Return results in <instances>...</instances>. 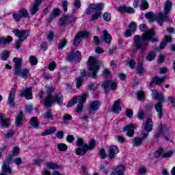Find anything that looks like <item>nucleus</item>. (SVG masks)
<instances>
[{
	"instance_id": "1",
	"label": "nucleus",
	"mask_w": 175,
	"mask_h": 175,
	"mask_svg": "<svg viewBox=\"0 0 175 175\" xmlns=\"http://www.w3.org/2000/svg\"><path fill=\"white\" fill-rule=\"evenodd\" d=\"M139 30L141 32H144L142 36L136 35L134 36V42L133 44V53H137L139 51L141 54H143L144 51H146L148 44L147 40H150L151 43H157L158 38H154L157 33L154 29H150L147 31V26L146 24H142L139 25Z\"/></svg>"
},
{
	"instance_id": "2",
	"label": "nucleus",
	"mask_w": 175,
	"mask_h": 175,
	"mask_svg": "<svg viewBox=\"0 0 175 175\" xmlns=\"http://www.w3.org/2000/svg\"><path fill=\"white\" fill-rule=\"evenodd\" d=\"M76 144L78 148L76 149L77 155H85L87 154V151L88 150L90 151H92V150L95 149L96 146V141L95 139H92L89 142L88 144H84V139L81 138H78L76 142Z\"/></svg>"
},
{
	"instance_id": "3",
	"label": "nucleus",
	"mask_w": 175,
	"mask_h": 175,
	"mask_svg": "<svg viewBox=\"0 0 175 175\" xmlns=\"http://www.w3.org/2000/svg\"><path fill=\"white\" fill-rule=\"evenodd\" d=\"M53 91H54V88H53V87L46 88V92L48 94V96L45 98V100L44 103V105L45 107H46V109H49V107H51L53 102H57L59 106H62V100H64V96H62V94L58 93L55 97L51 95V92H53Z\"/></svg>"
},
{
	"instance_id": "4",
	"label": "nucleus",
	"mask_w": 175,
	"mask_h": 175,
	"mask_svg": "<svg viewBox=\"0 0 175 175\" xmlns=\"http://www.w3.org/2000/svg\"><path fill=\"white\" fill-rule=\"evenodd\" d=\"M105 8V4L100 3H91L89 5L88 8L85 10L86 14L91 16L92 21H95L98 20L100 15L102 14V10Z\"/></svg>"
},
{
	"instance_id": "5",
	"label": "nucleus",
	"mask_w": 175,
	"mask_h": 175,
	"mask_svg": "<svg viewBox=\"0 0 175 175\" xmlns=\"http://www.w3.org/2000/svg\"><path fill=\"white\" fill-rule=\"evenodd\" d=\"M152 97L153 99H157L159 100V103H157L154 109L157 112V118L159 120H162L163 118V114H165V110H163V107L162 103L165 102V98L162 93H158L157 90H152Z\"/></svg>"
},
{
	"instance_id": "6",
	"label": "nucleus",
	"mask_w": 175,
	"mask_h": 175,
	"mask_svg": "<svg viewBox=\"0 0 175 175\" xmlns=\"http://www.w3.org/2000/svg\"><path fill=\"white\" fill-rule=\"evenodd\" d=\"M13 61L14 62V73L15 76H21L25 80H27L28 77H31V74L28 68H21L23 59L18 57H14Z\"/></svg>"
},
{
	"instance_id": "7",
	"label": "nucleus",
	"mask_w": 175,
	"mask_h": 175,
	"mask_svg": "<svg viewBox=\"0 0 175 175\" xmlns=\"http://www.w3.org/2000/svg\"><path fill=\"white\" fill-rule=\"evenodd\" d=\"M172 1L167 0L163 8L164 13L160 12L157 14L156 20L159 25L162 26L165 21H169V16H167V14H169L170 10H172Z\"/></svg>"
},
{
	"instance_id": "8",
	"label": "nucleus",
	"mask_w": 175,
	"mask_h": 175,
	"mask_svg": "<svg viewBox=\"0 0 175 175\" xmlns=\"http://www.w3.org/2000/svg\"><path fill=\"white\" fill-rule=\"evenodd\" d=\"M87 98H88V95L86 94H83L81 96H75L70 101L69 104L67 105V107H72V106H74V105H76V103L78 102L76 112L81 113V111H83V105H84V102L87 100Z\"/></svg>"
},
{
	"instance_id": "9",
	"label": "nucleus",
	"mask_w": 175,
	"mask_h": 175,
	"mask_svg": "<svg viewBox=\"0 0 175 175\" xmlns=\"http://www.w3.org/2000/svg\"><path fill=\"white\" fill-rule=\"evenodd\" d=\"M88 68L92 73L90 75L92 77V79H97L98 76L96 73L99 71V60L98 59L90 56L88 61Z\"/></svg>"
},
{
	"instance_id": "10",
	"label": "nucleus",
	"mask_w": 175,
	"mask_h": 175,
	"mask_svg": "<svg viewBox=\"0 0 175 175\" xmlns=\"http://www.w3.org/2000/svg\"><path fill=\"white\" fill-rule=\"evenodd\" d=\"M117 83L113 81H105L101 85V88H103L105 92L115 91V90H117Z\"/></svg>"
},
{
	"instance_id": "11",
	"label": "nucleus",
	"mask_w": 175,
	"mask_h": 175,
	"mask_svg": "<svg viewBox=\"0 0 175 175\" xmlns=\"http://www.w3.org/2000/svg\"><path fill=\"white\" fill-rule=\"evenodd\" d=\"M90 36V33L86 31H79L74 38L73 46L77 47L81 43L83 38H88Z\"/></svg>"
},
{
	"instance_id": "12",
	"label": "nucleus",
	"mask_w": 175,
	"mask_h": 175,
	"mask_svg": "<svg viewBox=\"0 0 175 175\" xmlns=\"http://www.w3.org/2000/svg\"><path fill=\"white\" fill-rule=\"evenodd\" d=\"M12 33L15 34V36L18 38L20 42H24V40H25L29 36V30L21 31L19 29H14L12 31Z\"/></svg>"
},
{
	"instance_id": "13",
	"label": "nucleus",
	"mask_w": 175,
	"mask_h": 175,
	"mask_svg": "<svg viewBox=\"0 0 175 175\" xmlns=\"http://www.w3.org/2000/svg\"><path fill=\"white\" fill-rule=\"evenodd\" d=\"M44 0H35L34 2L31 4L29 8V13L31 16H35L39 12V6L42 5V2Z\"/></svg>"
},
{
	"instance_id": "14",
	"label": "nucleus",
	"mask_w": 175,
	"mask_h": 175,
	"mask_svg": "<svg viewBox=\"0 0 175 175\" xmlns=\"http://www.w3.org/2000/svg\"><path fill=\"white\" fill-rule=\"evenodd\" d=\"M163 135L164 137L165 136H167L169 135H170V131H169V128H167L166 126V125H163L161 126V128L159 130H157L155 133H154V138L156 139H159V137H161V135Z\"/></svg>"
},
{
	"instance_id": "15",
	"label": "nucleus",
	"mask_w": 175,
	"mask_h": 175,
	"mask_svg": "<svg viewBox=\"0 0 175 175\" xmlns=\"http://www.w3.org/2000/svg\"><path fill=\"white\" fill-rule=\"evenodd\" d=\"M66 59L68 62H73V61L80 62L81 61V52L77 51L75 54L71 52L68 55Z\"/></svg>"
},
{
	"instance_id": "16",
	"label": "nucleus",
	"mask_w": 175,
	"mask_h": 175,
	"mask_svg": "<svg viewBox=\"0 0 175 175\" xmlns=\"http://www.w3.org/2000/svg\"><path fill=\"white\" fill-rule=\"evenodd\" d=\"M120 152V149L118 148V146L111 145L109 146V148L108 150V157L110 158V159H114L116 158V155Z\"/></svg>"
},
{
	"instance_id": "17",
	"label": "nucleus",
	"mask_w": 175,
	"mask_h": 175,
	"mask_svg": "<svg viewBox=\"0 0 175 175\" xmlns=\"http://www.w3.org/2000/svg\"><path fill=\"white\" fill-rule=\"evenodd\" d=\"M165 80H166V77H159L158 76H155L154 77L152 78L149 85L150 87H154V85L162 84Z\"/></svg>"
},
{
	"instance_id": "18",
	"label": "nucleus",
	"mask_w": 175,
	"mask_h": 175,
	"mask_svg": "<svg viewBox=\"0 0 175 175\" xmlns=\"http://www.w3.org/2000/svg\"><path fill=\"white\" fill-rule=\"evenodd\" d=\"M75 19L70 16H64L59 20V25L65 27L66 24H70Z\"/></svg>"
},
{
	"instance_id": "19",
	"label": "nucleus",
	"mask_w": 175,
	"mask_h": 175,
	"mask_svg": "<svg viewBox=\"0 0 175 175\" xmlns=\"http://www.w3.org/2000/svg\"><path fill=\"white\" fill-rule=\"evenodd\" d=\"M21 96H24L27 100L33 99V96L32 94V88H26L25 90L21 91Z\"/></svg>"
},
{
	"instance_id": "20",
	"label": "nucleus",
	"mask_w": 175,
	"mask_h": 175,
	"mask_svg": "<svg viewBox=\"0 0 175 175\" xmlns=\"http://www.w3.org/2000/svg\"><path fill=\"white\" fill-rule=\"evenodd\" d=\"M135 125L131 124L124 127L123 132L126 131V136H129V137H133V135H135Z\"/></svg>"
},
{
	"instance_id": "21",
	"label": "nucleus",
	"mask_w": 175,
	"mask_h": 175,
	"mask_svg": "<svg viewBox=\"0 0 175 175\" xmlns=\"http://www.w3.org/2000/svg\"><path fill=\"white\" fill-rule=\"evenodd\" d=\"M118 10L120 13H127V14H133V13H135V9L133 8L126 5H122L119 7Z\"/></svg>"
},
{
	"instance_id": "22",
	"label": "nucleus",
	"mask_w": 175,
	"mask_h": 175,
	"mask_svg": "<svg viewBox=\"0 0 175 175\" xmlns=\"http://www.w3.org/2000/svg\"><path fill=\"white\" fill-rule=\"evenodd\" d=\"M9 174H13L12 172V168L9 167V165H8V163L3 162L1 166V175H9Z\"/></svg>"
},
{
	"instance_id": "23",
	"label": "nucleus",
	"mask_w": 175,
	"mask_h": 175,
	"mask_svg": "<svg viewBox=\"0 0 175 175\" xmlns=\"http://www.w3.org/2000/svg\"><path fill=\"white\" fill-rule=\"evenodd\" d=\"M10 119H5L3 114L0 113V124L1 128H9V125H10Z\"/></svg>"
},
{
	"instance_id": "24",
	"label": "nucleus",
	"mask_w": 175,
	"mask_h": 175,
	"mask_svg": "<svg viewBox=\"0 0 175 175\" xmlns=\"http://www.w3.org/2000/svg\"><path fill=\"white\" fill-rule=\"evenodd\" d=\"M16 91L17 90L16 88H13L9 94L8 105L11 106V107H13V106H14V96H16Z\"/></svg>"
},
{
	"instance_id": "25",
	"label": "nucleus",
	"mask_w": 175,
	"mask_h": 175,
	"mask_svg": "<svg viewBox=\"0 0 175 175\" xmlns=\"http://www.w3.org/2000/svg\"><path fill=\"white\" fill-rule=\"evenodd\" d=\"M101 38L103 39V42L107 43V44H110V43H111L112 37L111 35L109 33L107 30H103Z\"/></svg>"
},
{
	"instance_id": "26",
	"label": "nucleus",
	"mask_w": 175,
	"mask_h": 175,
	"mask_svg": "<svg viewBox=\"0 0 175 175\" xmlns=\"http://www.w3.org/2000/svg\"><path fill=\"white\" fill-rule=\"evenodd\" d=\"M125 172V165H120L114 168L112 172L113 175H124Z\"/></svg>"
},
{
	"instance_id": "27",
	"label": "nucleus",
	"mask_w": 175,
	"mask_h": 175,
	"mask_svg": "<svg viewBox=\"0 0 175 175\" xmlns=\"http://www.w3.org/2000/svg\"><path fill=\"white\" fill-rule=\"evenodd\" d=\"M24 121V113L23 111H20L19 114L16 116L15 124L16 126H21L23 125V122Z\"/></svg>"
},
{
	"instance_id": "28",
	"label": "nucleus",
	"mask_w": 175,
	"mask_h": 175,
	"mask_svg": "<svg viewBox=\"0 0 175 175\" xmlns=\"http://www.w3.org/2000/svg\"><path fill=\"white\" fill-rule=\"evenodd\" d=\"M121 103V99H118L116 101H115L113 107H112V111H113V113H116V114H118V113H120V111H121L122 109H121V106H120Z\"/></svg>"
},
{
	"instance_id": "29",
	"label": "nucleus",
	"mask_w": 175,
	"mask_h": 175,
	"mask_svg": "<svg viewBox=\"0 0 175 175\" xmlns=\"http://www.w3.org/2000/svg\"><path fill=\"white\" fill-rule=\"evenodd\" d=\"M99 107H100V102L99 100L93 101L89 106V109L92 111H96Z\"/></svg>"
},
{
	"instance_id": "30",
	"label": "nucleus",
	"mask_w": 175,
	"mask_h": 175,
	"mask_svg": "<svg viewBox=\"0 0 175 175\" xmlns=\"http://www.w3.org/2000/svg\"><path fill=\"white\" fill-rule=\"evenodd\" d=\"M144 130L146 132H151L152 131V120L148 119L146 121Z\"/></svg>"
},
{
	"instance_id": "31",
	"label": "nucleus",
	"mask_w": 175,
	"mask_h": 175,
	"mask_svg": "<svg viewBox=\"0 0 175 175\" xmlns=\"http://www.w3.org/2000/svg\"><path fill=\"white\" fill-rule=\"evenodd\" d=\"M169 42H172V37L165 36L163 38V41L160 43L159 50H162V49H165L166 47V43H169Z\"/></svg>"
},
{
	"instance_id": "32",
	"label": "nucleus",
	"mask_w": 175,
	"mask_h": 175,
	"mask_svg": "<svg viewBox=\"0 0 175 175\" xmlns=\"http://www.w3.org/2000/svg\"><path fill=\"white\" fill-rule=\"evenodd\" d=\"M58 16H59V8H55L49 15V20L51 21L52 20H54L55 17H58Z\"/></svg>"
},
{
	"instance_id": "33",
	"label": "nucleus",
	"mask_w": 175,
	"mask_h": 175,
	"mask_svg": "<svg viewBox=\"0 0 175 175\" xmlns=\"http://www.w3.org/2000/svg\"><path fill=\"white\" fill-rule=\"evenodd\" d=\"M157 57V53L155 51H150L146 57V59L147 61L151 62L154 61Z\"/></svg>"
},
{
	"instance_id": "34",
	"label": "nucleus",
	"mask_w": 175,
	"mask_h": 175,
	"mask_svg": "<svg viewBox=\"0 0 175 175\" xmlns=\"http://www.w3.org/2000/svg\"><path fill=\"white\" fill-rule=\"evenodd\" d=\"M55 132H57V129L52 127L42 132L41 136H48V135H53V133H55Z\"/></svg>"
},
{
	"instance_id": "35",
	"label": "nucleus",
	"mask_w": 175,
	"mask_h": 175,
	"mask_svg": "<svg viewBox=\"0 0 175 175\" xmlns=\"http://www.w3.org/2000/svg\"><path fill=\"white\" fill-rule=\"evenodd\" d=\"M12 40L13 38L12 36H8L7 38H0V44H9Z\"/></svg>"
},
{
	"instance_id": "36",
	"label": "nucleus",
	"mask_w": 175,
	"mask_h": 175,
	"mask_svg": "<svg viewBox=\"0 0 175 175\" xmlns=\"http://www.w3.org/2000/svg\"><path fill=\"white\" fill-rule=\"evenodd\" d=\"M30 125L31 126H33L36 129H38L39 128V124L38 123V117H33L31 118L29 121Z\"/></svg>"
},
{
	"instance_id": "37",
	"label": "nucleus",
	"mask_w": 175,
	"mask_h": 175,
	"mask_svg": "<svg viewBox=\"0 0 175 175\" xmlns=\"http://www.w3.org/2000/svg\"><path fill=\"white\" fill-rule=\"evenodd\" d=\"M46 167H48V169H52V170L59 169V165L51 161L46 163Z\"/></svg>"
},
{
	"instance_id": "38",
	"label": "nucleus",
	"mask_w": 175,
	"mask_h": 175,
	"mask_svg": "<svg viewBox=\"0 0 175 175\" xmlns=\"http://www.w3.org/2000/svg\"><path fill=\"white\" fill-rule=\"evenodd\" d=\"M142 143H143V139L141 137H135L132 141L133 146H135V147H139V146H142Z\"/></svg>"
},
{
	"instance_id": "39",
	"label": "nucleus",
	"mask_w": 175,
	"mask_h": 175,
	"mask_svg": "<svg viewBox=\"0 0 175 175\" xmlns=\"http://www.w3.org/2000/svg\"><path fill=\"white\" fill-rule=\"evenodd\" d=\"M18 13L21 15L22 18H27L29 16L28 14V10L25 8H21L18 11Z\"/></svg>"
},
{
	"instance_id": "40",
	"label": "nucleus",
	"mask_w": 175,
	"mask_h": 175,
	"mask_svg": "<svg viewBox=\"0 0 175 175\" xmlns=\"http://www.w3.org/2000/svg\"><path fill=\"white\" fill-rule=\"evenodd\" d=\"M148 8H150V5H148V2H147V0H142L140 10H147Z\"/></svg>"
},
{
	"instance_id": "41",
	"label": "nucleus",
	"mask_w": 175,
	"mask_h": 175,
	"mask_svg": "<svg viewBox=\"0 0 175 175\" xmlns=\"http://www.w3.org/2000/svg\"><path fill=\"white\" fill-rule=\"evenodd\" d=\"M44 120H53V112L51 110L48 109L46 113L44 114Z\"/></svg>"
},
{
	"instance_id": "42",
	"label": "nucleus",
	"mask_w": 175,
	"mask_h": 175,
	"mask_svg": "<svg viewBox=\"0 0 175 175\" xmlns=\"http://www.w3.org/2000/svg\"><path fill=\"white\" fill-rule=\"evenodd\" d=\"M136 28H137V25L135 22H132L129 25V29H130L133 33L136 32Z\"/></svg>"
},
{
	"instance_id": "43",
	"label": "nucleus",
	"mask_w": 175,
	"mask_h": 175,
	"mask_svg": "<svg viewBox=\"0 0 175 175\" xmlns=\"http://www.w3.org/2000/svg\"><path fill=\"white\" fill-rule=\"evenodd\" d=\"M103 19L104 21H111V14L110 12H105L103 14Z\"/></svg>"
},
{
	"instance_id": "44",
	"label": "nucleus",
	"mask_w": 175,
	"mask_h": 175,
	"mask_svg": "<svg viewBox=\"0 0 175 175\" xmlns=\"http://www.w3.org/2000/svg\"><path fill=\"white\" fill-rule=\"evenodd\" d=\"M68 43V40H62L59 44L57 45L58 50H62L65 46H66V44Z\"/></svg>"
},
{
	"instance_id": "45",
	"label": "nucleus",
	"mask_w": 175,
	"mask_h": 175,
	"mask_svg": "<svg viewBox=\"0 0 175 175\" xmlns=\"http://www.w3.org/2000/svg\"><path fill=\"white\" fill-rule=\"evenodd\" d=\"M137 100L143 102L144 100V92L139 91L137 92Z\"/></svg>"
},
{
	"instance_id": "46",
	"label": "nucleus",
	"mask_w": 175,
	"mask_h": 175,
	"mask_svg": "<svg viewBox=\"0 0 175 175\" xmlns=\"http://www.w3.org/2000/svg\"><path fill=\"white\" fill-rule=\"evenodd\" d=\"M145 17L146 18H147L148 20H149V21L152 22L154 21V12H148L145 14Z\"/></svg>"
},
{
	"instance_id": "47",
	"label": "nucleus",
	"mask_w": 175,
	"mask_h": 175,
	"mask_svg": "<svg viewBox=\"0 0 175 175\" xmlns=\"http://www.w3.org/2000/svg\"><path fill=\"white\" fill-rule=\"evenodd\" d=\"M30 65L32 66H35V65H38V59L35 56H31L29 58Z\"/></svg>"
},
{
	"instance_id": "48",
	"label": "nucleus",
	"mask_w": 175,
	"mask_h": 175,
	"mask_svg": "<svg viewBox=\"0 0 175 175\" xmlns=\"http://www.w3.org/2000/svg\"><path fill=\"white\" fill-rule=\"evenodd\" d=\"M10 53L8 51H4L1 54V59L3 61H8V58H9Z\"/></svg>"
},
{
	"instance_id": "49",
	"label": "nucleus",
	"mask_w": 175,
	"mask_h": 175,
	"mask_svg": "<svg viewBox=\"0 0 175 175\" xmlns=\"http://www.w3.org/2000/svg\"><path fill=\"white\" fill-rule=\"evenodd\" d=\"M57 148L59 151H66L68 150V146L65 144H59Z\"/></svg>"
},
{
	"instance_id": "50",
	"label": "nucleus",
	"mask_w": 175,
	"mask_h": 175,
	"mask_svg": "<svg viewBox=\"0 0 175 175\" xmlns=\"http://www.w3.org/2000/svg\"><path fill=\"white\" fill-rule=\"evenodd\" d=\"M162 152H163V149L162 148H159V150L154 153L153 158H159Z\"/></svg>"
},
{
	"instance_id": "51",
	"label": "nucleus",
	"mask_w": 175,
	"mask_h": 175,
	"mask_svg": "<svg viewBox=\"0 0 175 175\" xmlns=\"http://www.w3.org/2000/svg\"><path fill=\"white\" fill-rule=\"evenodd\" d=\"M83 80L84 79H83L81 77H78L75 79L77 88H80V87H81Z\"/></svg>"
},
{
	"instance_id": "52",
	"label": "nucleus",
	"mask_w": 175,
	"mask_h": 175,
	"mask_svg": "<svg viewBox=\"0 0 175 175\" xmlns=\"http://www.w3.org/2000/svg\"><path fill=\"white\" fill-rule=\"evenodd\" d=\"M14 135V131L9 130L5 135V139H10V137H13Z\"/></svg>"
},
{
	"instance_id": "53",
	"label": "nucleus",
	"mask_w": 175,
	"mask_h": 175,
	"mask_svg": "<svg viewBox=\"0 0 175 175\" xmlns=\"http://www.w3.org/2000/svg\"><path fill=\"white\" fill-rule=\"evenodd\" d=\"M144 111L143 110H141V111H139L138 113H137V118L138 120H140L141 121L144 120Z\"/></svg>"
},
{
	"instance_id": "54",
	"label": "nucleus",
	"mask_w": 175,
	"mask_h": 175,
	"mask_svg": "<svg viewBox=\"0 0 175 175\" xmlns=\"http://www.w3.org/2000/svg\"><path fill=\"white\" fill-rule=\"evenodd\" d=\"M103 76L105 77V79H109L111 77V74L110 73V70L109 69H105L103 72Z\"/></svg>"
},
{
	"instance_id": "55",
	"label": "nucleus",
	"mask_w": 175,
	"mask_h": 175,
	"mask_svg": "<svg viewBox=\"0 0 175 175\" xmlns=\"http://www.w3.org/2000/svg\"><path fill=\"white\" fill-rule=\"evenodd\" d=\"M13 17H14V21H20L21 20V18H23V17L21 16V15L18 12V13H15L13 14Z\"/></svg>"
},
{
	"instance_id": "56",
	"label": "nucleus",
	"mask_w": 175,
	"mask_h": 175,
	"mask_svg": "<svg viewBox=\"0 0 175 175\" xmlns=\"http://www.w3.org/2000/svg\"><path fill=\"white\" fill-rule=\"evenodd\" d=\"M99 155H100L101 159H105V158H106V157H107V154H106V150H105V149L102 148L100 150Z\"/></svg>"
},
{
	"instance_id": "57",
	"label": "nucleus",
	"mask_w": 175,
	"mask_h": 175,
	"mask_svg": "<svg viewBox=\"0 0 175 175\" xmlns=\"http://www.w3.org/2000/svg\"><path fill=\"white\" fill-rule=\"evenodd\" d=\"M100 85L99 84H96V83H91L89 85V88L90 90H92V91H95V90H98L99 88Z\"/></svg>"
},
{
	"instance_id": "58",
	"label": "nucleus",
	"mask_w": 175,
	"mask_h": 175,
	"mask_svg": "<svg viewBox=\"0 0 175 175\" xmlns=\"http://www.w3.org/2000/svg\"><path fill=\"white\" fill-rule=\"evenodd\" d=\"M144 72V68H143V64H140L137 68V73L142 75Z\"/></svg>"
},
{
	"instance_id": "59",
	"label": "nucleus",
	"mask_w": 175,
	"mask_h": 175,
	"mask_svg": "<svg viewBox=\"0 0 175 175\" xmlns=\"http://www.w3.org/2000/svg\"><path fill=\"white\" fill-rule=\"evenodd\" d=\"M18 152H20V148H18V146L14 147L12 151L13 157H17V155H18Z\"/></svg>"
},
{
	"instance_id": "60",
	"label": "nucleus",
	"mask_w": 175,
	"mask_h": 175,
	"mask_svg": "<svg viewBox=\"0 0 175 175\" xmlns=\"http://www.w3.org/2000/svg\"><path fill=\"white\" fill-rule=\"evenodd\" d=\"M53 39H54V32L49 31L47 35V40L49 42H53Z\"/></svg>"
},
{
	"instance_id": "61",
	"label": "nucleus",
	"mask_w": 175,
	"mask_h": 175,
	"mask_svg": "<svg viewBox=\"0 0 175 175\" xmlns=\"http://www.w3.org/2000/svg\"><path fill=\"white\" fill-rule=\"evenodd\" d=\"M62 120L63 121H65V122H66V121H70V120H72V116L69 114H64L63 116Z\"/></svg>"
},
{
	"instance_id": "62",
	"label": "nucleus",
	"mask_w": 175,
	"mask_h": 175,
	"mask_svg": "<svg viewBox=\"0 0 175 175\" xmlns=\"http://www.w3.org/2000/svg\"><path fill=\"white\" fill-rule=\"evenodd\" d=\"M49 70H54V69H55V68H57V64L54 62H52L49 65Z\"/></svg>"
},
{
	"instance_id": "63",
	"label": "nucleus",
	"mask_w": 175,
	"mask_h": 175,
	"mask_svg": "<svg viewBox=\"0 0 175 175\" xmlns=\"http://www.w3.org/2000/svg\"><path fill=\"white\" fill-rule=\"evenodd\" d=\"M126 116H127L129 118H132V117H133V111H131V109H126Z\"/></svg>"
},
{
	"instance_id": "64",
	"label": "nucleus",
	"mask_w": 175,
	"mask_h": 175,
	"mask_svg": "<svg viewBox=\"0 0 175 175\" xmlns=\"http://www.w3.org/2000/svg\"><path fill=\"white\" fill-rule=\"evenodd\" d=\"M40 47H41V50H42V51H46V50H47L49 46H48L46 42H42L40 44Z\"/></svg>"
}]
</instances>
